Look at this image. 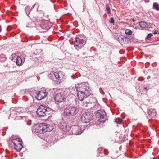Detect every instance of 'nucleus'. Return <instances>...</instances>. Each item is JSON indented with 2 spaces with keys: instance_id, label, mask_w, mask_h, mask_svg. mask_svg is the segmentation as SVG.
Wrapping results in <instances>:
<instances>
[{
  "instance_id": "1",
  "label": "nucleus",
  "mask_w": 159,
  "mask_h": 159,
  "mask_svg": "<svg viewBox=\"0 0 159 159\" xmlns=\"http://www.w3.org/2000/svg\"><path fill=\"white\" fill-rule=\"evenodd\" d=\"M75 89L78 92L77 96L79 100L80 101L79 104H81L86 107L92 108L90 106L92 104L93 106L94 105V102L96 101L95 98L91 95V91L88 84L86 83H81L76 85L75 87L72 88L71 90Z\"/></svg>"
},
{
  "instance_id": "2",
  "label": "nucleus",
  "mask_w": 159,
  "mask_h": 159,
  "mask_svg": "<svg viewBox=\"0 0 159 159\" xmlns=\"http://www.w3.org/2000/svg\"><path fill=\"white\" fill-rule=\"evenodd\" d=\"M79 112V109L75 106L68 107L64 110L65 115L70 117L76 115Z\"/></svg>"
},
{
  "instance_id": "3",
  "label": "nucleus",
  "mask_w": 159,
  "mask_h": 159,
  "mask_svg": "<svg viewBox=\"0 0 159 159\" xmlns=\"http://www.w3.org/2000/svg\"><path fill=\"white\" fill-rule=\"evenodd\" d=\"M51 109L41 105L37 109L36 113L40 116H48L50 114Z\"/></svg>"
},
{
  "instance_id": "4",
  "label": "nucleus",
  "mask_w": 159,
  "mask_h": 159,
  "mask_svg": "<svg viewBox=\"0 0 159 159\" xmlns=\"http://www.w3.org/2000/svg\"><path fill=\"white\" fill-rule=\"evenodd\" d=\"M86 43V40L85 38L76 37L75 39L74 45L76 49L79 50L83 47Z\"/></svg>"
},
{
  "instance_id": "5",
  "label": "nucleus",
  "mask_w": 159,
  "mask_h": 159,
  "mask_svg": "<svg viewBox=\"0 0 159 159\" xmlns=\"http://www.w3.org/2000/svg\"><path fill=\"white\" fill-rule=\"evenodd\" d=\"M52 129V128L50 126L49 124L43 123L37 127L35 129V132L37 133L46 132L51 131Z\"/></svg>"
},
{
  "instance_id": "6",
  "label": "nucleus",
  "mask_w": 159,
  "mask_h": 159,
  "mask_svg": "<svg viewBox=\"0 0 159 159\" xmlns=\"http://www.w3.org/2000/svg\"><path fill=\"white\" fill-rule=\"evenodd\" d=\"M96 115L100 122L104 123L107 119L106 113L103 110H98L95 112Z\"/></svg>"
},
{
  "instance_id": "7",
  "label": "nucleus",
  "mask_w": 159,
  "mask_h": 159,
  "mask_svg": "<svg viewBox=\"0 0 159 159\" xmlns=\"http://www.w3.org/2000/svg\"><path fill=\"white\" fill-rule=\"evenodd\" d=\"M48 92L46 89H43L39 91H35L33 94L35 98L39 100H40L45 98L47 96Z\"/></svg>"
},
{
  "instance_id": "8",
  "label": "nucleus",
  "mask_w": 159,
  "mask_h": 159,
  "mask_svg": "<svg viewBox=\"0 0 159 159\" xmlns=\"http://www.w3.org/2000/svg\"><path fill=\"white\" fill-rule=\"evenodd\" d=\"M93 119L92 115L89 112H85L83 114L81 117V121L83 123H89Z\"/></svg>"
},
{
  "instance_id": "9",
  "label": "nucleus",
  "mask_w": 159,
  "mask_h": 159,
  "mask_svg": "<svg viewBox=\"0 0 159 159\" xmlns=\"http://www.w3.org/2000/svg\"><path fill=\"white\" fill-rule=\"evenodd\" d=\"M71 128L73 134L79 135L82 133L80 127L78 126L74 125L72 126Z\"/></svg>"
},
{
  "instance_id": "10",
  "label": "nucleus",
  "mask_w": 159,
  "mask_h": 159,
  "mask_svg": "<svg viewBox=\"0 0 159 159\" xmlns=\"http://www.w3.org/2000/svg\"><path fill=\"white\" fill-rule=\"evenodd\" d=\"M64 98L63 95L61 93H57L55 97V100L57 103L62 102Z\"/></svg>"
},
{
  "instance_id": "11",
  "label": "nucleus",
  "mask_w": 159,
  "mask_h": 159,
  "mask_svg": "<svg viewBox=\"0 0 159 159\" xmlns=\"http://www.w3.org/2000/svg\"><path fill=\"white\" fill-rule=\"evenodd\" d=\"M11 141L12 143L14 145L17 144H19L21 143H22L21 139L19 138L13 137L11 139Z\"/></svg>"
},
{
  "instance_id": "12",
  "label": "nucleus",
  "mask_w": 159,
  "mask_h": 159,
  "mask_svg": "<svg viewBox=\"0 0 159 159\" xmlns=\"http://www.w3.org/2000/svg\"><path fill=\"white\" fill-rule=\"evenodd\" d=\"M16 64L19 66H20L22 65V63L24 62V61H23V60L20 57L17 56L16 59Z\"/></svg>"
},
{
  "instance_id": "13",
  "label": "nucleus",
  "mask_w": 159,
  "mask_h": 159,
  "mask_svg": "<svg viewBox=\"0 0 159 159\" xmlns=\"http://www.w3.org/2000/svg\"><path fill=\"white\" fill-rule=\"evenodd\" d=\"M148 113L149 115L152 117L156 115V111L154 109L151 108L149 109Z\"/></svg>"
},
{
  "instance_id": "14",
  "label": "nucleus",
  "mask_w": 159,
  "mask_h": 159,
  "mask_svg": "<svg viewBox=\"0 0 159 159\" xmlns=\"http://www.w3.org/2000/svg\"><path fill=\"white\" fill-rule=\"evenodd\" d=\"M139 25L141 28H146L148 26V24L144 21H141L139 22Z\"/></svg>"
},
{
  "instance_id": "15",
  "label": "nucleus",
  "mask_w": 159,
  "mask_h": 159,
  "mask_svg": "<svg viewBox=\"0 0 159 159\" xmlns=\"http://www.w3.org/2000/svg\"><path fill=\"white\" fill-rule=\"evenodd\" d=\"M23 148L22 143L14 145V149L18 152H20Z\"/></svg>"
},
{
  "instance_id": "16",
  "label": "nucleus",
  "mask_w": 159,
  "mask_h": 159,
  "mask_svg": "<svg viewBox=\"0 0 159 159\" xmlns=\"http://www.w3.org/2000/svg\"><path fill=\"white\" fill-rule=\"evenodd\" d=\"M36 4H34L33 5L32 7H30L29 6H27L25 8V12L27 15H28L30 13V10L34 7Z\"/></svg>"
},
{
  "instance_id": "17",
  "label": "nucleus",
  "mask_w": 159,
  "mask_h": 159,
  "mask_svg": "<svg viewBox=\"0 0 159 159\" xmlns=\"http://www.w3.org/2000/svg\"><path fill=\"white\" fill-rule=\"evenodd\" d=\"M60 72H55L53 73L54 76L56 79L57 80V84H59L61 82L60 77L59 75V74Z\"/></svg>"
},
{
  "instance_id": "18",
  "label": "nucleus",
  "mask_w": 159,
  "mask_h": 159,
  "mask_svg": "<svg viewBox=\"0 0 159 159\" xmlns=\"http://www.w3.org/2000/svg\"><path fill=\"white\" fill-rule=\"evenodd\" d=\"M58 126L63 130L65 129H67L66 125L64 122H60L58 124Z\"/></svg>"
},
{
  "instance_id": "19",
  "label": "nucleus",
  "mask_w": 159,
  "mask_h": 159,
  "mask_svg": "<svg viewBox=\"0 0 159 159\" xmlns=\"http://www.w3.org/2000/svg\"><path fill=\"white\" fill-rule=\"evenodd\" d=\"M6 58L5 55L1 54L0 55V61L1 62H3L6 61Z\"/></svg>"
},
{
  "instance_id": "20",
  "label": "nucleus",
  "mask_w": 159,
  "mask_h": 159,
  "mask_svg": "<svg viewBox=\"0 0 159 159\" xmlns=\"http://www.w3.org/2000/svg\"><path fill=\"white\" fill-rule=\"evenodd\" d=\"M153 8L159 11V5L157 3H154L153 5Z\"/></svg>"
},
{
  "instance_id": "21",
  "label": "nucleus",
  "mask_w": 159,
  "mask_h": 159,
  "mask_svg": "<svg viewBox=\"0 0 159 159\" xmlns=\"http://www.w3.org/2000/svg\"><path fill=\"white\" fill-rule=\"evenodd\" d=\"M125 33L127 35H132V32L130 30L126 29L125 31Z\"/></svg>"
},
{
  "instance_id": "22",
  "label": "nucleus",
  "mask_w": 159,
  "mask_h": 159,
  "mask_svg": "<svg viewBox=\"0 0 159 159\" xmlns=\"http://www.w3.org/2000/svg\"><path fill=\"white\" fill-rule=\"evenodd\" d=\"M109 21L110 23L114 24V20L112 17L110 18Z\"/></svg>"
},
{
  "instance_id": "23",
  "label": "nucleus",
  "mask_w": 159,
  "mask_h": 159,
  "mask_svg": "<svg viewBox=\"0 0 159 159\" xmlns=\"http://www.w3.org/2000/svg\"><path fill=\"white\" fill-rule=\"evenodd\" d=\"M106 10L107 11V12L108 14H110L111 13V10H110V8L109 7H107Z\"/></svg>"
},
{
  "instance_id": "24",
  "label": "nucleus",
  "mask_w": 159,
  "mask_h": 159,
  "mask_svg": "<svg viewBox=\"0 0 159 159\" xmlns=\"http://www.w3.org/2000/svg\"><path fill=\"white\" fill-rule=\"evenodd\" d=\"M122 120L121 119H119V121H118V123L119 124H121L122 123Z\"/></svg>"
},
{
  "instance_id": "25",
  "label": "nucleus",
  "mask_w": 159,
  "mask_h": 159,
  "mask_svg": "<svg viewBox=\"0 0 159 159\" xmlns=\"http://www.w3.org/2000/svg\"><path fill=\"white\" fill-rule=\"evenodd\" d=\"M151 36H152L151 34H148L147 37L149 39V38H150L151 37Z\"/></svg>"
},
{
  "instance_id": "26",
  "label": "nucleus",
  "mask_w": 159,
  "mask_h": 159,
  "mask_svg": "<svg viewBox=\"0 0 159 159\" xmlns=\"http://www.w3.org/2000/svg\"><path fill=\"white\" fill-rule=\"evenodd\" d=\"M153 33H154V34H157V33L159 34V31H157V30H155V31H154Z\"/></svg>"
},
{
  "instance_id": "27",
  "label": "nucleus",
  "mask_w": 159,
  "mask_h": 159,
  "mask_svg": "<svg viewBox=\"0 0 159 159\" xmlns=\"http://www.w3.org/2000/svg\"><path fill=\"white\" fill-rule=\"evenodd\" d=\"M150 78V76H148V77H147V79H149Z\"/></svg>"
},
{
  "instance_id": "28",
  "label": "nucleus",
  "mask_w": 159,
  "mask_h": 159,
  "mask_svg": "<svg viewBox=\"0 0 159 159\" xmlns=\"http://www.w3.org/2000/svg\"><path fill=\"white\" fill-rule=\"evenodd\" d=\"M1 30H2V28H1V25H0V32L1 31Z\"/></svg>"
},
{
  "instance_id": "29",
  "label": "nucleus",
  "mask_w": 159,
  "mask_h": 159,
  "mask_svg": "<svg viewBox=\"0 0 159 159\" xmlns=\"http://www.w3.org/2000/svg\"><path fill=\"white\" fill-rule=\"evenodd\" d=\"M120 37L121 38V39L122 40H123V38L122 37H121L120 36Z\"/></svg>"
},
{
  "instance_id": "30",
  "label": "nucleus",
  "mask_w": 159,
  "mask_h": 159,
  "mask_svg": "<svg viewBox=\"0 0 159 159\" xmlns=\"http://www.w3.org/2000/svg\"><path fill=\"white\" fill-rule=\"evenodd\" d=\"M7 30H8V28H7Z\"/></svg>"
},
{
  "instance_id": "31",
  "label": "nucleus",
  "mask_w": 159,
  "mask_h": 159,
  "mask_svg": "<svg viewBox=\"0 0 159 159\" xmlns=\"http://www.w3.org/2000/svg\"><path fill=\"white\" fill-rule=\"evenodd\" d=\"M145 89H147V88H146H146H145Z\"/></svg>"
},
{
  "instance_id": "32",
  "label": "nucleus",
  "mask_w": 159,
  "mask_h": 159,
  "mask_svg": "<svg viewBox=\"0 0 159 159\" xmlns=\"http://www.w3.org/2000/svg\"><path fill=\"white\" fill-rule=\"evenodd\" d=\"M133 20L134 21V20Z\"/></svg>"
}]
</instances>
